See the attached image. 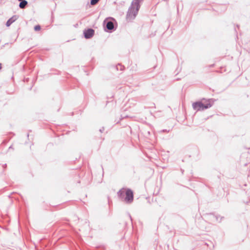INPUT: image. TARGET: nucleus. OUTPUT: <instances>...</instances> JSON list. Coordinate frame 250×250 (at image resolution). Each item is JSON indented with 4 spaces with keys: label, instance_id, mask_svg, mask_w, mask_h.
<instances>
[{
    "label": "nucleus",
    "instance_id": "obj_1",
    "mask_svg": "<svg viewBox=\"0 0 250 250\" xmlns=\"http://www.w3.org/2000/svg\"><path fill=\"white\" fill-rule=\"evenodd\" d=\"M140 8L139 0H134L129 8L126 15V20L131 21L136 17Z\"/></svg>",
    "mask_w": 250,
    "mask_h": 250
},
{
    "label": "nucleus",
    "instance_id": "obj_2",
    "mask_svg": "<svg viewBox=\"0 0 250 250\" xmlns=\"http://www.w3.org/2000/svg\"><path fill=\"white\" fill-rule=\"evenodd\" d=\"M125 192L126 197L125 200L128 203L131 202L133 200V194L131 190L129 189L122 188L119 192V194L121 196Z\"/></svg>",
    "mask_w": 250,
    "mask_h": 250
},
{
    "label": "nucleus",
    "instance_id": "obj_3",
    "mask_svg": "<svg viewBox=\"0 0 250 250\" xmlns=\"http://www.w3.org/2000/svg\"><path fill=\"white\" fill-rule=\"evenodd\" d=\"M193 107L195 110H200L207 109L211 106L209 103L204 104L202 102L194 103L192 104Z\"/></svg>",
    "mask_w": 250,
    "mask_h": 250
},
{
    "label": "nucleus",
    "instance_id": "obj_4",
    "mask_svg": "<svg viewBox=\"0 0 250 250\" xmlns=\"http://www.w3.org/2000/svg\"><path fill=\"white\" fill-rule=\"evenodd\" d=\"M94 33V30L92 29H88L87 30L85 31L84 32V37L86 39H89L91 38Z\"/></svg>",
    "mask_w": 250,
    "mask_h": 250
},
{
    "label": "nucleus",
    "instance_id": "obj_5",
    "mask_svg": "<svg viewBox=\"0 0 250 250\" xmlns=\"http://www.w3.org/2000/svg\"><path fill=\"white\" fill-rule=\"evenodd\" d=\"M18 19V16L15 15L11 17L10 19L8 20L6 22V26H9L13 22L16 21Z\"/></svg>",
    "mask_w": 250,
    "mask_h": 250
},
{
    "label": "nucleus",
    "instance_id": "obj_6",
    "mask_svg": "<svg viewBox=\"0 0 250 250\" xmlns=\"http://www.w3.org/2000/svg\"><path fill=\"white\" fill-rule=\"evenodd\" d=\"M106 28L109 30H112L114 28V24L112 21H108L106 24Z\"/></svg>",
    "mask_w": 250,
    "mask_h": 250
},
{
    "label": "nucleus",
    "instance_id": "obj_7",
    "mask_svg": "<svg viewBox=\"0 0 250 250\" xmlns=\"http://www.w3.org/2000/svg\"><path fill=\"white\" fill-rule=\"evenodd\" d=\"M27 2L26 0H22L20 3L19 6L21 8H24L27 5Z\"/></svg>",
    "mask_w": 250,
    "mask_h": 250
},
{
    "label": "nucleus",
    "instance_id": "obj_8",
    "mask_svg": "<svg viewBox=\"0 0 250 250\" xmlns=\"http://www.w3.org/2000/svg\"><path fill=\"white\" fill-rule=\"evenodd\" d=\"M100 0H91L90 3L91 5H94L97 4Z\"/></svg>",
    "mask_w": 250,
    "mask_h": 250
},
{
    "label": "nucleus",
    "instance_id": "obj_9",
    "mask_svg": "<svg viewBox=\"0 0 250 250\" xmlns=\"http://www.w3.org/2000/svg\"><path fill=\"white\" fill-rule=\"evenodd\" d=\"M41 29V26L39 25H36L34 27V30L36 31H40Z\"/></svg>",
    "mask_w": 250,
    "mask_h": 250
},
{
    "label": "nucleus",
    "instance_id": "obj_10",
    "mask_svg": "<svg viewBox=\"0 0 250 250\" xmlns=\"http://www.w3.org/2000/svg\"><path fill=\"white\" fill-rule=\"evenodd\" d=\"M1 69V63H0V70Z\"/></svg>",
    "mask_w": 250,
    "mask_h": 250
},
{
    "label": "nucleus",
    "instance_id": "obj_11",
    "mask_svg": "<svg viewBox=\"0 0 250 250\" xmlns=\"http://www.w3.org/2000/svg\"><path fill=\"white\" fill-rule=\"evenodd\" d=\"M19 1H22L23 0H19Z\"/></svg>",
    "mask_w": 250,
    "mask_h": 250
}]
</instances>
